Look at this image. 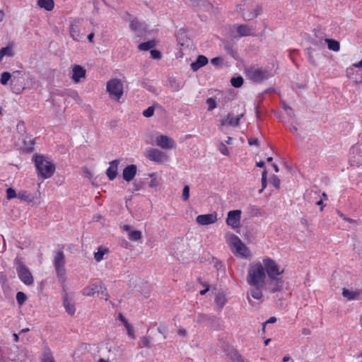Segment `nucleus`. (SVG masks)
Wrapping results in <instances>:
<instances>
[{
    "mask_svg": "<svg viewBox=\"0 0 362 362\" xmlns=\"http://www.w3.org/2000/svg\"><path fill=\"white\" fill-rule=\"evenodd\" d=\"M284 272V269L268 256L251 262L246 276V282L250 286L247 293L249 303L254 305L252 299L260 303L264 289L272 293L282 291L284 281L281 276Z\"/></svg>",
    "mask_w": 362,
    "mask_h": 362,
    "instance_id": "1",
    "label": "nucleus"
},
{
    "mask_svg": "<svg viewBox=\"0 0 362 362\" xmlns=\"http://www.w3.org/2000/svg\"><path fill=\"white\" fill-rule=\"evenodd\" d=\"M33 159L38 176L48 179L54 175L55 165L49 158L42 155H35Z\"/></svg>",
    "mask_w": 362,
    "mask_h": 362,
    "instance_id": "2",
    "label": "nucleus"
},
{
    "mask_svg": "<svg viewBox=\"0 0 362 362\" xmlns=\"http://www.w3.org/2000/svg\"><path fill=\"white\" fill-rule=\"evenodd\" d=\"M226 243L231 247L233 252L243 258H249L251 252L247 247L242 242L238 236L233 233H228L226 236Z\"/></svg>",
    "mask_w": 362,
    "mask_h": 362,
    "instance_id": "3",
    "label": "nucleus"
},
{
    "mask_svg": "<svg viewBox=\"0 0 362 362\" xmlns=\"http://www.w3.org/2000/svg\"><path fill=\"white\" fill-rule=\"evenodd\" d=\"M14 264L19 279L26 286L33 285L34 283L33 276L22 259L16 257L14 260Z\"/></svg>",
    "mask_w": 362,
    "mask_h": 362,
    "instance_id": "4",
    "label": "nucleus"
},
{
    "mask_svg": "<svg viewBox=\"0 0 362 362\" xmlns=\"http://www.w3.org/2000/svg\"><path fill=\"white\" fill-rule=\"evenodd\" d=\"M247 75L255 82H262L272 76V70L262 67H250L247 69Z\"/></svg>",
    "mask_w": 362,
    "mask_h": 362,
    "instance_id": "5",
    "label": "nucleus"
},
{
    "mask_svg": "<svg viewBox=\"0 0 362 362\" xmlns=\"http://www.w3.org/2000/svg\"><path fill=\"white\" fill-rule=\"evenodd\" d=\"M106 88L113 100L118 101L123 95V83L119 79L114 78L107 81Z\"/></svg>",
    "mask_w": 362,
    "mask_h": 362,
    "instance_id": "6",
    "label": "nucleus"
},
{
    "mask_svg": "<svg viewBox=\"0 0 362 362\" xmlns=\"http://www.w3.org/2000/svg\"><path fill=\"white\" fill-rule=\"evenodd\" d=\"M145 156L151 161L163 163L169 159L168 156L161 150L155 148H148L145 152Z\"/></svg>",
    "mask_w": 362,
    "mask_h": 362,
    "instance_id": "7",
    "label": "nucleus"
},
{
    "mask_svg": "<svg viewBox=\"0 0 362 362\" xmlns=\"http://www.w3.org/2000/svg\"><path fill=\"white\" fill-rule=\"evenodd\" d=\"M64 264L65 261L63 252L58 251L54 256V265L57 272V277L59 278V281L62 282H64L66 279V271L64 268Z\"/></svg>",
    "mask_w": 362,
    "mask_h": 362,
    "instance_id": "8",
    "label": "nucleus"
},
{
    "mask_svg": "<svg viewBox=\"0 0 362 362\" xmlns=\"http://www.w3.org/2000/svg\"><path fill=\"white\" fill-rule=\"evenodd\" d=\"M18 199L21 201L27 202L32 206L40 204V192L37 191L35 193H31L27 190L18 191Z\"/></svg>",
    "mask_w": 362,
    "mask_h": 362,
    "instance_id": "9",
    "label": "nucleus"
},
{
    "mask_svg": "<svg viewBox=\"0 0 362 362\" xmlns=\"http://www.w3.org/2000/svg\"><path fill=\"white\" fill-rule=\"evenodd\" d=\"M155 144L162 149H173L175 147V141L164 134H159L156 136Z\"/></svg>",
    "mask_w": 362,
    "mask_h": 362,
    "instance_id": "10",
    "label": "nucleus"
},
{
    "mask_svg": "<svg viewBox=\"0 0 362 362\" xmlns=\"http://www.w3.org/2000/svg\"><path fill=\"white\" fill-rule=\"evenodd\" d=\"M241 214L240 210L228 211L226 220L227 225L233 229L238 228L240 226Z\"/></svg>",
    "mask_w": 362,
    "mask_h": 362,
    "instance_id": "11",
    "label": "nucleus"
},
{
    "mask_svg": "<svg viewBox=\"0 0 362 362\" xmlns=\"http://www.w3.org/2000/svg\"><path fill=\"white\" fill-rule=\"evenodd\" d=\"M197 222L202 226H206L214 223L217 221V214L212 213L208 214L199 215L196 218Z\"/></svg>",
    "mask_w": 362,
    "mask_h": 362,
    "instance_id": "12",
    "label": "nucleus"
},
{
    "mask_svg": "<svg viewBox=\"0 0 362 362\" xmlns=\"http://www.w3.org/2000/svg\"><path fill=\"white\" fill-rule=\"evenodd\" d=\"M100 287H101V281H95L84 287L81 293L85 296H93L99 293Z\"/></svg>",
    "mask_w": 362,
    "mask_h": 362,
    "instance_id": "13",
    "label": "nucleus"
},
{
    "mask_svg": "<svg viewBox=\"0 0 362 362\" xmlns=\"http://www.w3.org/2000/svg\"><path fill=\"white\" fill-rule=\"evenodd\" d=\"M86 77V70L80 65H74L72 68L71 78L75 83H78Z\"/></svg>",
    "mask_w": 362,
    "mask_h": 362,
    "instance_id": "14",
    "label": "nucleus"
},
{
    "mask_svg": "<svg viewBox=\"0 0 362 362\" xmlns=\"http://www.w3.org/2000/svg\"><path fill=\"white\" fill-rule=\"evenodd\" d=\"M137 168L135 165H129L124 170L122 173V176L124 180L127 182L132 181L136 174Z\"/></svg>",
    "mask_w": 362,
    "mask_h": 362,
    "instance_id": "15",
    "label": "nucleus"
},
{
    "mask_svg": "<svg viewBox=\"0 0 362 362\" xmlns=\"http://www.w3.org/2000/svg\"><path fill=\"white\" fill-rule=\"evenodd\" d=\"M119 164V160H114L110 162V166L106 170V175L110 180H113L116 178Z\"/></svg>",
    "mask_w": 362,
    "mask_h": 362,
    "instance_id": "16",
    "label": "nucleus"
},
{
    "mask_svg": "<svg viewBox=\"0 0 362 362\" xmlns=\"http://www.w3.org/2000/svg\"><path fill=\"white\" fill-rule=\"evenodd\" d=\"M243 116V114L235 117L232 114H228L226 119H221V124L222 126L229 125L231 127H237L239 124L240 119Z\"/></svg>",
    "mask_w": 362,
    "mask_h": 362,
    "instance_id": "17",
    "label": "nucleus"
},
{
    "mask_svg": "<svg viewBox=\"0 0 362 362\" xmlns=\"http://www.w3.org/2000/svg\"><path fill=\"white\" fill-rule=\"evenodd\" d=\"M63 305L69 315H74L75 314V305L73 303L72 300L69 298L67 293H65L63 296Z\"/></svg>",
    "mask_w": 362,
    "mask_h": 362,
    "instance_id": "18",
    "label": "nucleus"
},
{
    "mask_svg": "<svg viewBox=\"0 0 362 362\" xmlns=\"http://www.w3.org/2000/svg\"><path fill=\"white\" fill-rule=\"evenodd\" d=\"M122 229L128 233V238L132 241H137L142 238L141 231L133 230L131 226L124 225Z\"/></svg>",
    "mask_w": 362,
    "mask_h": 362,
    "instance_id": "19",
    "label": "nucleus"
},
{
    "mask_svg": "<svg viewBox=\"0 0 362 362\" xmlns=\"http://www.w3.org/2000/svg\"><path fill=\"white\" fill-rule=\"evenodd\" d=\"M361 294L362 290L352 291L345 288L342 289V296L349 301L358 299Z\"/></svg>",
    "mask_w": 362,
    "mask_h": 362,
    "instance_id": "20",
    "label": "nucleus"
},
{
    "mask_svg": "<svg viewBox=\"0 0 362 362\" xmlns=\"http://www.w3.org/2000/svg\"><path fill=\"white\" fill-rule=\"evenodd\" d=\"M209 62V59L206 57L204 55H199L196 59L195 62H192L190 64L191 69L194 71H197L200 68L203 67L204 66L206 65Z\"/></svg>",
    "mask_w": 362,
    "mask_h": 362,
    "instance_id": "21",
    "label": "nucleus"
},
{
    "mask_svg": "<svg viewBox=\"0 0 362 362\" xmlns=\"http://www.w3.org/2000/svg\"><path fill=\"white\" fill-rule=\"evenodd\" d=\"M37 6L40 8H44L47 11H50L54 7V2L53 0H37Z\"/></svg>",
    "mask_w": 362,
    "mask_h": 362,
    "instance_id": "22",
    "label": "nucleus"
},
{
    "mask_svg": "<svg viewBox=\"0 0 362 362\" xmlns=\"http://www.w3.org/2000/svg\"><path fill=\"white\" fill-rule=\"evenodd\" d=\"M215 303L218 310H221L227 302L226 297L223 293H218L215 297Z\"/></svg>",
    "mask_w": 362,
    "mask_h": 362,
    "instance_id": "23",
    "label": "nucleus"
},
{
    "mask_svg": "<svg viewBox=\"0 0 362 362\" xmlns=\"http://www.w3.org/2000/svg\"><path fill=\"white\" fill-rule=\"evenodd\" d=\"M237 32L240 36H247L252 34L251 28L245 25H239Z\"/></svg>",
    "mask_w": 362,
    "mask_h": 362,
    "instance_id": "24",
    "label": "nucleus"
},
{
    "mask_svg": "<svg viewBox=\"0 0 362 362\" xmlns=\"http://www.w3.org/2000/svg\"><path fill=\"white\" fill-rule=\"evenodd\" d=\"M109 250L107 248L100 247L98 252L94 253V258L97 262H100L103 259L104 255L108 253Z\"/></svg>",
    "mask_w": 362,
    "mask_h": 362,
    "instance_id": "25",
    "label": "nucleus"
},
{
    "mask_svg": "<svg viewBox=\"0 0 362 362\" xmlns=\"http://www.w3.org/2000/svg\"><path fill=\"white\" fill-rule=\"evenodd\" d=\"M325 41L327 44L329 49L334 52H337L339 50L340 44L338 41L332 39H327Z\"/></svg>",
    "mask_w": 362,
    "mask_h": 362,
    "instance_id": "26",
    "label": "nucleus"
},
{
    "mask_svg": "<svg viewBox=\"0 0 362 362\" xmlns=\"http://www.w3.org/2000/svg\"><path fill=\"white\" fill-rule=\"evenodd\" d=\"M130 28L132 30L138 32L139 35L140 34V30L144 29V25L136 19L131 21Z\"/></svg>",
    "mask_w": 362,
    "mask_h": 362,
    "instance_id": "27",
    "label": "nucleus"
},
{
    "mask_svg": "<svg viewBox=\"0 0 362 362\" xmlns=\"http://www.w3.org/2000/svg\"><path fill=\"white\" fill-rule=\"evenodd\" d=\"M13 54V53L12 47L7 46L6 47H2L0 49V62L2 60L4 56L12 57Z\"/></svg>",
    "mask_w": 362,
    "mask_h": 362,
    "instance_id": "28",
    "label": "nucleus"
},
{
    "mask_svg": "<svg viewBox=\"0 0 362 362\" xmlns=\"http://www.w3.org/2000/svg\"><path fill=\"white\" fill-rule=\"evenodd\" d=\"M155 45L156 43L153 40H149L148 42L141 43L139 45V49L142 51H146L153 48Z\"/></svg>",
    "mask_w": 362,
    "mask_h": 362,
    "instance_id": "29",
    "label": "nucleus"
},
{
    "mask_svg": "<svg viewBox=\"0 0 362 362\" xmlns=\"http://www.w3.org/2000/svg\"><path fill=\"white\" fill-rule=\"evenodd\" d=\"M70 35L74 40H80L81 34L76 25H71L70 27Z\"/></svg>",
    "mask_w": 362,
    "mask_h": 362,
    "instance_id": "30",
    "label": "nucleus"
},
{
    "mask_svg": "<svg viewBox=\"0 0 362 362\" xmlns=\"http://www.w3.org/2000/svg\"><path fill=\"white\" fill-rule=\"evenodd\" d=\"M100 298L104 299L105 300H108L110 296L108 294L107 290L105 285L101 282V287H100L99 293H98Z\"/></svg>",
    "mask_w": 362,
    "mask_h": 362,
    "instance_id": "31",
    "label": "nucleus"
},
{
    "mask_svg": "<svg viewBox=\"0 0 362 362\" xmlns=\"http://www.w3.org/2000/svg\"><path fill=\"white\" fill-rule=\"evenodd\" d=\"M6 198L8 200H11L13 198H18V192H16V190L11 187H8L6 189Z\"/></svg>",
    "mask_w": 362,
    "mask_h": 362,
    "instance_id": "32",
    "label": "nucleus"
},
{
    "mask_svg": "<svg viewBox=\"0 0 362 362\" xmlns=\"http://www.w3.org/2000/svg\"><path fill=\"white\" fill-rule=\"evenodd\" d=\"M231 85L235 88L240 87L243 83V78L241 76L233 77L231 78Z\"/></svg>",
    "mask_w": 362,
    "mask_h": 362,
    "instance_id": "33",
    "label": "nucleus"
},
{
    "mask_svg": "<svg viewBox=\"0 0 362 362\" xmlns=\"http://www.w3.org/2000/svg\"><path fill=\"white\" fill-rule=\"evenodd\" d=\"M27 299L26 295L21 291H18L16 293V300L19 305H22Z\"/></svg>",
    "mask_w": 362,
    "mask_h": 362,
    "instance_id": "34",
    "label": "nucleus"
},
{
    "mask_svg": "<svg viewBox=\"0 0 362 362\" xmlns=\"http://www.w3.org/2000/svg\"><path fill=\"white\" fill-rule=\"evenodd\" d=\"M11 75L9 72H3L1 75L0 83L2 85H6L8 81L11 79Z\"/></svg>",
    "mask_w": 362,
    "mask_h": 362,
    "instance_id": "35",
    "label": "nucleus"
},
{
    "mask_svg": "<svg viewBox=\"0 0 362 362\" xmlns=\"http://www.w3.org/2000/svg\"><path fill=\"white\" fill-rule=\"evenodd\" d=\"M149 177L151 178V180L148 184V186L151 188L158 187L160 182L157 177H156V174L153 173H151L149 174Z\"/></svg>",
    "mask_w": 362,
    "mask_h": 362,
    "instance_id": "36",
    "label": "nucleus"
},
{
    "mask_svg": "<svg viewBox=\"0 0 362 362\" xmlns=\"http://www.w3.org/2000/svg\"><path fill=\"white\" fill-rule=\"evenodd\" d=\"M262 188L259 190V193H262L267 187V173L264 170L262 173Z\"/></svg>",
    "mask_w": 362,
    "mask_h": 362,
    "instance_id": "37",
    "label": "nucleus"
},
{
    "mask_svg": "<svg viewBox=\"0 0 362 362\" xmlns=\"http://www.w3.org/2000/svg\"><path fill=\"white\" fill-rule=\"evenodd\" d=\"M218 149L221 154H223L224 156L229 155V151H228L227 146L222 141L219 142V144L218 145Z\"/></svg>",
    "mask_w": 362,
    "mask_h": 362,
    "instance_id": "38",
    "label": "nucleus"
},
{
    "mask_svg": "<svg viewBox=\"0 0 362 362\" xmlns=\"http://www.w3.org/2000/svg\"><path fill=\"white\" fill-rule=\"evenodd\" d=\"M223 62V58L221 57H216L211 59V64L216 67L221 66Z\"/></svg>",
    "mask_w": 362,
    "mask_h": 362,
    "instance_id": "39",
    "label": "nucleus"
},
{
    "mask_svg": "<svg viewBox=\"0 0 362 362\" xmlns=\"http://www.w3.org/2000/svg\"><path fill=\"white\" fill-rule=\"evenodd\" d=\"M140 347H150L151 343L149 339L146 337H142L139 341Z\"/></svg>",
    "mask_w": 362,
    "mask_h": 362,
    "instance_id": "40",
    "label": "nucleus"
},
{
    "mask_svg": "<svg viewBox=\"0 0 362 362\" xmlns=\"http://www.w3.org/2000/svg\"><path fill=\"white\" fill-rule=\"evenodd\" d=\"M270 182L276 189L280 187V180L276 175H273L271 177Z\"/></svg>",
    "mask_w": 362,
    "mask_h": 362,
    "instance_id": "41",
    "label": "nucleus"
},
{
    "mask_svg": "<svg viewBox=\"0 0 362 362\" xmlns=\"http://www.w3.org/2000/svg\"><path fill=\"white\" fill-rule=\"evenodd\" d=\"M206 103L209 105L208 110H213L216 107V100L213 98H209L206 100Z\"/></svg>",
    "mask_w": 362,
    "mask_h": 362,
    "instance_id": "42",
    "label": "nucleus"
},
{
    "mask_svg": "<svg viewBox=\"0 0 362 362\" xmlns=\"http://www.w3.org/2000/svg\"><path fill=\"white\" fill-rule=\"evenodd\" d=\"M189 197V187L185 185L182 190V198L183 201H187Z\"/></svg>",
    "mask_w": 362,
    "mask_h": 362,
    "instance_id": "43",
    "label": "nucleus"
},
{
    "mask_svg": "<svg viewBox=\"0 0 362 362\" xmlns=\"http://www.w3.org/2000/svg\"><path fill=\"white\" fill-rule=\"evenodd\" d=\"M42 362H55L54 358L49 352H45L44 354Z\"/></svg>",
    "mask_w": 362,
    "mask_h": 362,
    "instance_id": "44",
    "label": "nucleus"
},
{
    "mask_svg": "<svg viewBox=\"0 0 362 362\" xmlns=\"http://www.w3.org/2000/svg\"><path fill=\"white\" fill-rule=\"evenodd\" d=\"M155 109L153 106L148 107L143 112V115L146 117H151L154 113Z\"/></svg>",
    "mask_w": 362,
    "mask_h": 362,
    "instance_id": "45",
    "label": "nucleus"
},
{
    "mask_svg": "<svg viewBox=\"0 0 362 362\" xmlns=\"http://www.w3.org/2000/svg\"><path fill=\"white\" fill-rule=\"evenodd\" d=\"M125 328L127 331L128 335L131 338L134 339L135 334H134V329H133L132 326L130 324H127V326L125 327Z\"/></svg>",
    "mask_w": 362,
    "mask_h": 362,
    "instance_id": "46",
    "label": "nucleus"
},
{
    "mask_svg": "<svg viewBox=\"0 0 362 362\" xmlns=\"http://www.w3.org/2000/svg\"><path fill=\"white\" fill-rule=\"evenodd\" d=\"M17 130L23 134L25 132V124L23 121H19L16 125Z\"/></svg>",
    "mask_w": 362,
    "mask_h": 362,
    "instance_id": "47",
    "label": "nucleus"
},
{
    "mask_svg": "<svg viewBox=\"0 0 362 362\" xmlns=\"http://www.w3.org/2000/svg\"><path fill=\"white\" fill-rule=\"evenodd\" d=\"M69 96L71 97L74 100H75L78 103H80L81 100L78 93L75 90L71 91L69 93Z\"/></svg>",
    "mask_w": 362,
    "mask_h": 362,
    "instance_id": "48",
    "label": "nucleus"
},
{
    "mask_svg": "<svg viewBox=\"0 0 362 362\" xmlns=\"http://www.w3.org/2000/svg\"><path fill=\"white\" fill-rule=\"evenodd\" d=\"M151 56L153 59H160V52L156 49H151Z\"/></svg>",
    "mask_w": 362,
    "mask_h": 362,
    "instance_id": "49",
    "label": "nucleus"
},
{
    "mask_svg": "<svg viewBox=\"0 0 362 362\" xmlns=\"http://www.w3.org/2000/svg\"><path fill=\"white\" fill-rule=\"evenodd\" d=\"M83 176L88 179H90L93 177L92 173L88 168H84L83 170Z\"/></svg>",
    "mask_w": 362,
    "mask_h": 362,
    "instance_id": "50",
    "label": "nucleus"
},
{
    "mask_svg": "<svg viewBox=\"0 0 362 362\" xmlns=\"http://www.w3.org/2000/svg\"><path fill=\"white\" fill-rule=\"evenodd\" d=\"M119 320L122 322L124 327L127 326V324H129L127 320L125 319V317L122 315V314H119L118 316Z\"/></svg>",
    "mask_w": 362,
    "mask_h": 362,
    "instance_id": "51",
    "label": "nucleus"
},
{
    "mask_svg": "<svg viewBox=\"0 0 362 362\" xmlns=\"http://www.w3.org/2000/svg\"><path fill=\"white\" fill-rule=\"evenodd\" d=\"M276 322V318L275 317H269L264 324V326L266 324L274 323Z\"/></svg>",
    "mask_w": 362,
    "mask_h": 362,
    "instance_id": "52",
    "label": "nucleus"
},
{
    "mask_svg": "<svg viewBox=\"0 0 362 362\" xmlns=\"http://www.w3.org/2000/svg\"><path fill=\"white\" fill-rule=\"evenodd\" d=\"M248 143H249L250 146L257 145L258 140H257V139H255H255H249Z\"/></svg>",
    "mask_w": 362,
    "mask_h": 362,
    "instance_id": "53",
    "label": "nucleus"
},
{
    "mask_svg": "<svg viewBox=\"0 0 362 362\" xmlns=\"http://www.w3.org/2000/svg\"><path fill=\"white\" fill-rule=\"evenodd\" d=\"M177 333H178L179 335L185 337L186 335V334H187V332H186V330L185 329L180 328V329H178Z\"/></svg>",
    "mask_w": 362,
    "mask_h": 362,
    "instance_id": "54",
    "label": "nucleus"
},
{
    "mask_svg": "<svg viewBox=\"0 0 362 362\" xmlns=\"http://www.w3.org/2000/svg\"><path fill=\"white\" fill-rule=\"evenodd\" d=\"M310 333H311V331H310V329H308V328H303V329H302V334H303V335H305V336H306V335H310Z\"/></svg>",
    "mask_w": 362,
    "mask_h": 362,
    "instance_id": "55",
    "label": "nucleus"
},
{
    "mask_svg": "<svg viewBox=\"0 0 362 362\" xmlns=\"http://www.w3.org/2000/svg\"><path fill=\"white\" fill-rule=\"evenodd\" d=\"M260 11H261V8H257L256 13L255 14H253L252 16H251V17L249 16L247 18V19H252V18L257 16L259 14Z\"/></svg>",
    "mask_w": 362,
    "mask_h": 362,
    "instance_id": "56",
    "label": "nucleus"
},
{
    "mask_svg": "<svg viewBox=\"0 0 362 362\" xmlns=\"http://www.w3.org/2000/svg\"><path fill=\"white\" fill-rule=\"evenodd\" d=\"M354 67L361 68L362 67V59L360 60L358 63L353 64Z\"/></svg>",
    "mask_w": 362,
    "mask_h": 362,
    "instance_id": "57",
    "label": "nucleus"
},
{
    "mask_svg": "<svg viewBox=\"0 0 362 362\" xmlns=\"http://www.w3.org/2000/svg\"><path fill=\"white\" fill-rule=\"evenodd\" d=\"M322 201H323V199H320V200H319L316 203L317 205L320 206V210L321 211H322V209L324 208V205H323Z\"/></svg>",
    "mask_w": 362,
    "mask_h": 362,
    "instance_id": "58",
    "label": "nucleus"
},
{
    "mask_svg": "<svg viewBox=\"0 0 362 362\" xmlns=\"http://www.w3.org/2000/svg\"><path fill=\"white\" fill-rule=\"evenodd\" d=\"M93 37H94V34L93 33H90L88 35V40L90 42L93 43Z\"/></svg>",
    "mask_w": 362,
    "mask_h": 362,
    "instance_id": "59",
    "label": "nucleus"
},
{
    "mask_svg": "<svg viewBox=\"0 0 362 362\" xmlns=\"http://www.w3.org/2000/svg\"><path fill=\"white\" fill-rule=\"evenodd\" d=\"M256 166L259 167V168H263L264 166V161H259V162H257L256 163Z\"/></svg>",
    "mask_w": 362,
    "mask_h": 362,
    "instance_id": "60",
    "label": "nucleus"
},
{
    "mask_svg": "<svg viewBox=\"0 0 362 362\" xmlns=\"http://www.w3.org/2000/svg\"><path fill=\"white\" fill-rule=\"evenodd\" d=\"M232 141H233V138H232V137H230V136H228V137H227V139L225 141V142H226L227 144H231Z\"/></svg>",
    "mask_w": 362,
    "mask_h": 362,
    "instance_id": "61",
    "label": "nucleus"
},
{
    "mask_svg": "<svg viewBox=\"0 0 362 362\" xmlns=\"http://www.w3.org/2000/svg\"><path fill=\"white\" fill-rule=\"evenodd\" d=\"M272 167L276 173H278L279 171V168L276 164H272Z\"/></svg>",
    "mask_w": 362,
    "mask_h": 362,
    "instance_id": "62",
    "label": "nucleus"
},
{
    "mask_svg": "<svg viewBox=\"0 0 362 362\" xmlns=\"http://www.w3.org/2000/svg\"><path fill=\"white\" fill-rule=\"evenodd\" d=\"M283 362H293L289 357L285 356L283 358Z\"/></svg>",
    "mask_w": 362,
    "mask_h": 362,
    "instance_id": "63",
    "label": "nucleus"
},
{
    "mask_svg": "<svg viewBox=\"0 0 362 362\" xmlns=\"http://www.w3.org/2000/svg\"><path fill=\"white\" fill-rule=\"evenodd\" d=\"M209 291V288H206V289L200 291L199 293L200 295L203 296L204 295L207 291Z\"/></svg>",
    "mask_w": 362,
    "mask_h": 362,
    "instance_id": "64",
    "label": "nucleus"
}]
</instances>
